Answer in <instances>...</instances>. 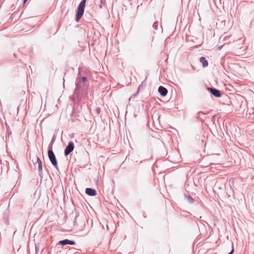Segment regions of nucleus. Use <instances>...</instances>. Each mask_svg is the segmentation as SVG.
Instances as JSON below:
<instances>
[{"mask_svg":"<svg viewBox=\"0 0 254 254\" xmlns=\"http://www.w3.org/2000/svg\"><path fill=\"white\" fill-rule=\"evenodd\" d=\"M87 80L86 77L83 76L78 78L75 82L76 88L74 90L73 97L78 100L84 98L87 94L88 86L85 84Z\"/></svg>","mask_w":254,"mask_h":254,"instance_id":"1","label":"nucleus"},{"mask_svg":"<svg viewBox=\"0 0 254 254\" xmlns=\"http://www.w3.org/2000/svg\"><path fill=\"white\" fill-rule=\"evenodd\" d=\"M86 1V0H82L77 6L76 13V21L77 22L81 18L84 13Z\"/></svg>","mask_w":254,"mask_h":254,"instance_id":"2","label":"nucleus"},{"mask_svg":"<svg viewBox=\"0 0 254 254\" xmlns=\"http://www.w3.org/2000/svg\"><path fill=\"white\" fill-rule=\"evenodd\" d=\"M48 155L50 162L52 165L56 168L57 170H58L57 160L53 150L51 149H49L48 151Z\"/></svg>","mask_w":254,"mask_h":254,"instance_id":"3","label":"nucleus"},{"mask_svg":"<svg viewBox=\"0 0 254 254\" xmlns=\"http://www.w3.org/2000/svg\"><path fill=\"white\" fill-rule=\"evenodd\" d=\"M35 162H33L34 165H36V163H38V170L39 172V176L42 177L43 173H42V163L40 160V159L38 156L35 157Z\"/></svg>","mask_w":254,"mask_h":254,"instance_id":"4","label":"nucleus"},{"mask_svg":"<svg viewBox=\"0 0 254 254\" xmlns=\"http://www.w3.org/2000/svg\"><path fill=\"white\" fill-rule=\"evenodd\" d=\"M74 148V143L72 141H70L68 142L64 151V155L67 156L68 154H69L73 150Z\"/></svg>","mask_w":254,"mask_h":254,"instance_id":"5","label":"nucleus"},{"mask_svg":"<svg viewBox=\"0 0 254 254\" xmlns=\"http://www.w3.org/2000/svg\"><path fill=\"white\" fill-rule=\"evenodd\" d=\"M207 90L215 97L219 98L221 96V92L218 89L212 87H208Z\"/></svg>","mask_w":254,"mask_h":254,"instance_id":"6","label":"nucleus"},{"mask_svg":"<svg viewBox=\"0 0 254 254\" xmlns=\"http://www.w3.org/2000/svg\"><path fill=\"white\" fill-rule=\"evenodd\" d=\"M75 244V242L72 240H69L68 239H64L59 241L58 245L62 246H65L66 245H74Z\"/></svg>","mask_w":254,"mask_h":254,"instance_id":"7","label":"nucleus"},{"mask_svg":"<svg viewBox=\"0 0 254 254\" xmlns=\"http://www.w3.org/2000/svg\"><path fill=\"white\" fill-rule=\"evenodd\" d=\"M158 92L162 96H166L168 93V90L162 86H160L158 88Z\"/></svg>","mask_w":254,"mask_h":254,"instance_id":"8","label":"nucleus"},{"mask_svg":"<svg viewBox=\"0 0 254 254\" xmlns=\"http://www.w3.org/2000/svg\"><path fill=\"white\" fill-rule=\"evenodd\" d=\"M85 192L89 196H95L96 194V191L95 189L91 188H86L85 190Z\"/></svg>","mask_w":254,"mask_h":254,"instance_id":"9","label":"nucleus"},{"mask_svg":"<svg viewBox=\"0 0 254 254\" xmlns=\"http://www.w3.org/2000/svg\"><path fill=\"white\" fill-rule=\"evenodd\" d=\"M199 61L202 64L203 67H205L208 66V62L205 57H200L199 59Z\"/></svg>","mask_w":254,"mask_h":254,"instance_id":"10","label":"nucleus"},{"mask_svg":"<svg viewBox=\"0 0 254 254\" xmlns=\"http://www.w3.org/2000/svg\"><path fill=\"white\" fill-rule=\"evenodd\" d=\"M185 199L189 202L190 204H191L193 202L194 199L190 195H185Z\"/></svg>","mask_w":254,"mask_h":254,"instance_id":"11","label":"nucleus"},{"mask_svg":"<svg viewBox=\"0 0 254 254\" xmlns=\"http://www.w3.org/2000/svg\"><path fill=\"white\" fill-rule=\"evenodd\" d=\"M227 194L229 196H231V195H234V190L232 189L231 186H230V190H227Z\"/></svg>","mask_w":254,"mask_h":254,"instance_id":"12","label":"nucleus"},{"mask_svg":"<svg viewBox=\"0 0 254 254\" xmlns=\"http://www.w3.org/2000/svg\"><path fill=\"white\" fill-rule=\"evenodd\" d=\"M202 115H205V114L203 112H201V111H200L199 112L197 113V117L198 119H201V116Z\"/></svg>","mask_w":254,"mask_h":254,"instance_id":"13","label":"nucleus"},{"mask_svg":"<svg viewBox=\"0 0 254 254\" xmlns=\"http://www.w3.org/2000/svg\"><path fill=\"white\" fill-rule=\"evenodd\" d=\"M158 24V22H155L154 23V24L153 25V27L154 29H157Z\"/></svg>","mask_w":254,"mask_h":254,"instance_id":"14","label":"nucleus"},{"mask_svg":"<svg viewBox=\"0 0 254 254\" xmlns=\"http://www.w3.org/2000/svg\"><path fill=\"white\" fill-rule=\"evenodd\" d=\"M38 251H39V246H38V245H35V252H36V254H37Z\"/></svg>","mask_w":254,"mask_h":254,"instance_id":"15","label":"nucleus"},{"mask_svg":"<svg viewBox=\"0 0 254 254\" xmlns=\"http://www.w3.org/2000/svg\"><path fill=\"white\" fill-rule=\"evenodd\" d=\"M103 0H100V4H99V8H102L103 7Z\"/></svg>","mask_w":254,"mask_h":254,"instance_id":"16","label":"nucleus"},{"mask_svg":"<svg viewBox=\"0 0 254 254\" xmlns=\"http://www.w3.org/2000/svg\"><path fill=\"white\" fill-rule=\"evenodd\" d=\"M5 126H6V131L8 132V134H9V127L7 126L6 123H5Z\"/></svg>","mask_w":254,"mask_h":254,"instance_id":"17","label":"nucleus"},{"mask_svg":"<svg viewBox=\"0 0 254 254\" xmlns=\"http://www.w3.org/2000/svg\"><path fill=\"white\" fill-rule=\"evenodd\" d=\"M54 141H55V138H54V137H53V138H52V141H51V143H51V144H53L54 143Z\"/></svg>","mask_w":254,"mask_h":254,"instance_id":"18","label":"nucleus"},{"mask_svg":"<svg viewBox=\"0 0 254 254\" xmlns=\"http://www.w3.org/2000/svg\"><path fill=\"white\" fill-rule=\"evenodd\" d=\"M52 146H53V144H51L50 143V144L49 145V149H51L52 150Z\"/></svg>","mask_w":254,"mask_h":254,"instance_id":"19","label":"nucleus"},{"mask_svg":"<svg viewBox=\"0 0 254 254\" xmlns=\"http://www.w3.org/2000/svg\"><path fill=\"white\" fill-rule=\"evenodd\" d=\"M234 248L233 247L232 251L228 254H233V253H234Z\"/></svg>","mask_w":254,"mask_h":254,"instance_id":"20","label":"nucleus"},{"mask_svg":"<svg viewBox=\"0 0 254 254\" xmlns=\"http://www.w3.org/2000/svg\"><path fill=\"white\" fill-rule=\"evenodd\" d=\"M27 1V0H23V3H25Z\"/></svg>","mask_w":254,"mask_h":254,"instance_id":"21","label":"nucleus"}]
</instances>
